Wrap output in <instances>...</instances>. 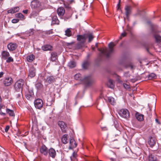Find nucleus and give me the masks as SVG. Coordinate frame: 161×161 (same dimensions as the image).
I'll list each match as a JSON object with an SVG mask.
<instances>
[{"mask_svg":"<svg viewBox=\"0 0 161 161\" xmlns=\"http://www.w3.org/2000/svg\"><path fill=\"white\" fill-rule=\"evenodd\" d=\"M115 46V45L113 42H110L108 45L109 49L107 48L103 49L98 48V50L100 52V56L102 57L103 55L107 58L109 57L114 52V50L113 48Z\"/></svg>","mask_w":161,"mask_h":161,"instance_id":"nucleus-1","label":"nucleus"},{"mask_svg":"<svg viewBox=\"0 0 161 161\" xmlns=\"http://www.w3.org/2000/svg\"><path fill=\"white\" fill-rule=\"evenodd\" d=\"M74 78L76 80H80L83 82L87 86H90L94 82V80L91 76H86L82 79L80 74H77L75 75Z\"/></svg>","mask_w":161,"mask_h":161,"instance_id":"nucleus-2","label":"nucleus"},{"mask_svg":"<svg viewBox=\"0 0 161 161\" xmlns=\"http://www.w3.org/2000/svg\"><path fill=\"white\" fill-rule=\"evenodd\" d=\"M23 82L24 80L21 79L17 81L15 83L14 87L16 92H20L22 91Z\"/></svg>","mask_w":161,"mask_h":161,"instance_id":"nucleus-3","label":"nucleus"},{"mask_svg":"<svg viewBox=\"0 0 161 161\" xmlns=\"http://www.w3.org/2000/svg\"><path fill=\"white\" fill-rule=\"evenodd\" d=\"M157 141V140L155 136L154 135H153L149 136L148 142L150 147H153L156 145Z\"/></svg>","mask_w":161,"mask_h":161,"instance_id":"nucleus-4","label":"nucleus"},{"mask_svg":"<svg viewBox=\"0 0 161 161\" xmlns=\"http://www.w3.org/2000/svg\"><path fill=\"white\" fill-rule=\"evenodd\" d=\"M119 115L122 117L127 119L130 116V113L128 110L126 109H121L119 112Z\"/></svg>","mask_w":161,"mask_h":161,"instance_id":"nucleus-5","label":"nucleus"},{"mask_svg":"<svg viewBox=\"0 0 161 161\" xmlns=\"http://www.w3.org/2000/svg\"><path fill=\"white\" fill-rule=\"evenodd\" d=\"M58 124L60 127L63 133H66L67 129V124L64 122L61 121H59L58 122Z\"/></svg>","mask_w":161,"mask_h":161,"instance_id":"nucleus-6","label":"nucleus"},{"mask_svg":"<svg viewBox=\"0 0 161 161\" xmlns=\"http://www.w3.org/2000/svg\"><path fill=\"white\" fill-rule=\"evenodd\" d=\"M41 3L37 0H33L31 3V6L32 8L41 10Z\"/></svg>","mask_w":161,"mask_h":161,"instance_id":"nucleus-7","label":"nucleus"},{"mask_svg":"<svg viewBox=\"0 0 161 161\" xmlns=\"http://www.w3.org/2000/svg\"><path fill=\"white\" fill-rule=\"evenodd\" d=\"M13 82V80L11 77H6L5 78L3 83L5 86H9L11 85Z\"/></svg>","mask_w":161,"mask_h":161,"instance_id":"nucleus-8","label":"nucleus"},{"mask_svg":"<svg viewBox=\"0 0 161 161\" xmlns=\"http://www.w3.org/2000/svg\"><path fill=\"white\" fill-rule=\"evenodd\" d=\"M45 82L47 84H50L55 81L54 77L53 75H47L44 79Z\"/></svg>","mask_w":161,"mask_h":161,"instance_id":"nucleus-9","label":"nucleus"},{"mask_svg":"<svg viewBox=\"0 0 161 161\" xmlns=\"http://www.w3.org/2000/svg\"><path fill=\"white\" fill-rule=\"evenodd\" d=\"M43 102L40 99H37L34 102V105L35 107L38 109H40L43 105Z\"/></svg>","mask_w":161,"mask_h":161,"instance_id":"nucleus-10","label":"nucleus"},{"mask_svg":"<svg viewBox=\"0 0 161 161\" xmlns=\"http://www.w3.org/2000/svg\"><path fill=\"white\" fill-rule=\"evenodd\" d=\"M77 40L79 42L85 44L86 39L85 34L82 35H77Z\"/></svg>","mask_w":161,"mask_h":161,"instance_id":"nucleus-11","label":"nucleus"},{"mask_svg":"<svg viewBox=\"0 0 161 161\" xmlns=\"http://www.w3.org/2000/svg\"><path fill=\"white\" fill-rule=\"evenodd\" d=\"M132 9V7L130 5H125V15L127 18H128L130 14L131 13V10Z\"/></svg>","mask_w":161,"mask_h":161,"instance_id":"nucleus-12","label":"nucleus"},{"mask_svg":"<svg viewBox=\"0 0 161 161\" xmlns=\"http://www.w3.org/2000/svg\"><path fill=\"white\" fill-rule=\"evenodd\" d=\"M40 152L42 154L46 156L48 154L47 148L45 145H42L40 148Z\"/></svg>","mask_w":161,"mask_h":161,"instance_id":"nucleus-13","label":"nucleus"},{"mask_svg":"<svg viewBox=\"0 0 161 161\" xmlns=\"http://www.w3.org/2000/svg\"><path fill=\"white\" fill-rule=\"evenodd\" d=\"M36 69L33 67H31L29 70V76L31 78L34 77L36 75Z\"/></svg>","mask_w":161,"mask_h":161,"instance_id":"nucleus-14","label":"nucleus"},{"mask_svg":"<svg viewBox=\"0 0 161 161\" xmlns=\"http://www.w3.org/2000/svg\"><path fill=\"white\" fill-rule=\"evenodd\" d=\"M86 39L88 38V42H90L93 39L94 37L92 33H88L85 34Z\"/></svg>","mask_w":161,"mask_h":161,"instance_id":"nucleus-15","label":"nucleus"},{"mask_svg":"<svg viewBox=\"0 0 161 161\" xmlns=\"http://www.w3.org/2000/svg\"><path fill=\"white\" fill-rule=\"evenodd\" d=\"M57 12L59 16H63L65 13V10L64 8L60 7L58 8Z\"/></svg>","mask_w":161,"mask_h":161,"instance_id":"nucleus-16","label":"nucleus"},{"mask_svg":"<svg viewBox=\"0 0 161 161\" xmlns=\"http://www.w3.org/2000/svg\"><path fill=\"white\" fill-rule=\"evenodd\" d=\"M69 144V147L70 149H72L76 147L77 145L74 139H71L70 140Z\"/></svg>","mask_w":161,"mask_h":161,"instance_id":"nucleus-17","label":"nucleus"},{"mask_svg":"<svg viewBox=\"0 0 161 161\" xmlns=\"http://www.w3.org/2000/svg\"><path fill=\"white\" fill-rule=\"evenodd\" d=\"M17 47L16 44L15 43H9L8 45V48L10 50L13 51L16 49Z\"/></svg>","mask_w":161,"mask_h":161,"instance_id":"nucleus-18","label":"nucleus"},{"mask_svg":"<svg viewBox=\"0 0 161 161\" xmlns=\"http://www.w3.org/2000/svg\"><path fill=\"white\" fill-rule=\"evenodd\" d=\"M49 154L50 156L54 158L56 155V153L55 150L53 148H50L49 150Z\"/></svg>","mask_w":161,"mask_h":161,"instance_id":"nucleus-19","label":"nucleus"},{"mask_svg":"<svg viewBox=\"0 0 161 161\" xmlns=\"http://www.w3.org/2000/svg\"><path fill=\"white\" fill-rule=\"evenodd\" d=\"M85 46V44L79 42L76 44L75 46V49H81Z\"/></svg>","mask_w":161,"mask_h":161,"instance_id":"nucleus-20","label":"nucleus"},{"mask_svg":"<svg viewBox=\"0 0 161 161\" xmlns=\"http://www.w3.org/2000/svg\"><path fill=\"white\" fill-rule=\"evenodd\" d=\"M19 7H16L8 10L7 12L8 13L13 14L19 11Z\"/></svg>","mask_w":161,"mask_h":161,"instance_id":"nucleus-21","label":"nucleus"},{"mask_svg":"<svg viewBox=\"0 0 161 161\" xmlns=\"http://www.w3.org/2000/svg\"><path fill=\"white\" fill-rule=\"evenodd\" d=\"M136 117L138 121H141L143 120L144 115L137 112L136 114Z\"/></svg>","mask_w":161,"mask_h":161,"instance_id":"nucleus-22","label":"nucleus"},{"mask_svg":"<svg viewBox=\"0 0 161 161\" xmlns=\"http://www.w3.org/2000/svg\"><path fill=\"white\" fill-rule=\"evenodd\" d=\"M59 23V21L57 17L56 16H54L52 19V24L58 25Z\"/></svg>","mask_w":161,"mask_h":161,"instance_id":"nucleus-23","label":"nucleus"},{"mask_svg":"<svg viewBox=\"0 0 161 161\" xmlns=\"http://www.w3.org/2000/svg\"><path fill=\"white\" fill-rule=\"evenodd\" d=\"M2 58L5 60L7 59L9 56V53L6 51H3L2 53Z\"/></svg>","mask_w":161,"mask_h":161,"instance_id":"nucleus-24","label":"nucleus"},{"mask_svg":"<svg viewBox=\"0 0 161 161\" xmlns=\"http://www.w3.org/2000/svg\"><path fill=\"white\" fill-rule=\"evenodd\" d=\"M52 47L50 45H46L43 46L42 47V49L44 51L52 50Z\"/></svg>","mask_w":161,"mask_h":161,"instance_id":"nucleus-25","label":"nucleus"},{"mask_svg":"<svg viewBox=\"0 0 161 161\" xmlns=\"http://www.w3.org/2000/svg\"><path fill=\"white\" fill-rule=\"evenodd\" d=\"M68 137V135L67 134H64L62 136L61 140L64 144H65L67 143Z\"/></svg>","mask_w":161,"mask_h":161,"instance_id":"nucleus-26","label":"nucleus"},{"mask_svg":"<svg viewBox=\"0 0 161 161\" xmlns=\"http://www.w3.org/2000/svg\"><path fill=\"white\" fill-rule=\"evenodd\" d=\"M51 60L53 61H55L57 58V53L55 52H52L51 53Z\"/></svg>","mask_w":161,"mask_h":161,"instance_id":"nucleus-27","label":"nucleus"},{"mask_svg":"<svg viewBox=\"0 0 161 161\" xmlns=\"http://www.w3.org/2000/svg\"><path fill=\"white\" fill-rule=\"evenodd\" d=\"M6 111L7 113L10 116L12 117H14L15 116V114L13 110L10 109L8 108H7Z\"/></svg>","mask_w":161,"mask_h":161,"instance_id":"nucleus-28","label":"nucleus"},{"mask_svg":"<svg viewBox=\"0 0 161 161\" xmlns=\"http://www.w3.org/2000/svg\"><path fill=\"white\" fill-rule=\"evenodd\" d=\"M68 66L71 68L75 67L76 66V63L74 61H70L68 64Z\"/></svg>","mask_w":161,"mask_h":161,"instance_id":"nucleus-29","label":"nucleus"},{"mask_svg":"<svg viewBox=\"0 0 161 161\" xmlns=\"http://www.w3.org/2000/svg\"><path fill=\"white\" fill-rule=\"evenodd\" d=\"M107 86L111 88H113L114 86V81L111 80H109L107 83Z\"/></svg>","mask_w":161,"mask_h":161,"instance_id":"nucleus-30","label":"nucleus"},{"mask_svg":"<svg viewBox=\"0 0 161 161\" xmlns=\"http://www.w3.org/2000/svg\"><path fill=\"white\" fill-rule=\"evenodd\" d=\"M71 28H67L65 31V35L68 37H70L72 36V32L70 30Z\"/></svg>","mask_w":161,"mask_h":161,"instance_id":"nucleus-31","label":"nucleus"},{"mask_svg":"<svg viewBox=\"0 0 161 161\" xmlns=\"http://www.w3.org/2000/svg\"><path fill=\"white\" fill-rule=\"evenodd\" d=\"M27 61L30 62H32L35 59V56L33 54L27 57Z\"/></svg>","mask_w":161,"mask_h":161,"instance_id":"nucleus-32","label":"nucleus"},{"mask_svg":"<svg viewBox=\"0 0 161 161\" xmlns=\"http://www.w3.org/2000/svg\"><path fill=\"white\" fill-rule=\"evenodd\" d=\"M108 102L112 105H114L115 103V101L114 98L111 97H108Z\"/></svg>","mask_w":161,"mask_h":161,"instance_id":"nucleus-33","label":"nucleus"},{"mask_svg":"<svg viewBox=\"0 0 161 161\" xmlns=\"http://www.w3.org/2000/svg\"><path fill=\"white\" fill-rule=\"evenodd\" d=\"M149 161H157V158L155 156L152 154H151L149 157Z\"/></svg>","mask_w":161,"mask_h":161,"instance_id":"nucleus-34","label":"nucleus"},{"mask_svg":"<svg viewBox=\"0 0 161 161\" xmlns=\"http://www.w3.org/2000/svg\"><path fill=\"white\" fill-rule=\"evenodd\" d=\"M154 37L156 41L158 42H160L161 41V36L157 34L154 35Z\"/></svg>","mask_w":161,"mask_h":161,"instance_id":"nucleus-35","label":"nucleus"},{"mask_svg":"<svg viewBox=\"0 0 161 161\" xmlns=\"http://www.w3.org/2000/svg\"><path fill=\"white\" fill-rule=\"evenodd\" d=\"M33 95V92H29L25 95L26 97L28 99H30Z\"/></svg>","mask_w":161,"mask_h":161,"instance_id":"nucleus-36","label":"nucleus"},{"mask_svg":"<svg viewBox=\"0 0 161 161\" xmlns=\"http://www.w3.org/2000/svg\"><path fill=\"white\" fill-rule=\"evenodd\" d=\"M89 62L88 61H85L82 64L83 68L86 69L87 68L89 65Z\"/></svg>","mask_w":161,"mask_h":161,"instance_id":"nucleus-37","label":"nucleus"},{"mask_svg":"<svg viewBox=\"0 0 161 161\" xmlns=\"http://www.w3.org/2000/svg\"><path fill=\"white\" fill-rule=\"evenodd\" d=\"M16 16L17 17L20 18L22 20L24 19V16L21 13H18L16 14Z\"/></svg>","mask_w":161,"mask_h":161,"instance_id":"nucleus-38","label":"nucleus"},{"mask_svg":"<svg viewBox=\"0 0 161 161\" xmlns=\"http://www.w3.org/2000/svg\"><path fill=\"white\" fill-rule=\"evenodd\" d=\"M76 154L75 153H73L72 156L70 157L71 161H77V159L76 158Z\"/></svg>","mask_w":161,"mask_h":161,"instance_id":"nucleus-39","label":"nucleus"},{"mask_svg":"<svg viewBox=\"0 0 161 161\" xmlns=\"http://www.w3.org/2000/svg\"><path fill=\"white\" fill-rule=\"evenodd\" d=\"M43 85L40 82L37 83L36 85V87L38 89H40L43 87Z\"/></svg>","mask_w":161,"mask_h":161,"instance_id":"nucleus-40","label":"nucleus"},{"mask_svg":"<svg viewBox=\"0 0 161 161\" xmlns=\"http://www.w3.org/2000/svg\"><path fill=\"white\" fill-rule=\"evenodd\" d=\"M156 77V75L154 73H151L148 75V78L149 80H151Z\"/></svg>","mask_w":161,"mask_h":161,"instance_id":"nucleus-41","label":"nucleus"},{"mask_svg":"<svg viewBox=\"0 0 161 161\" xmlns=\"http://www.w3.org/2000/svg\"><path fill=\"white\" fill-rule=\"evenodd\" d=\"M6 62L7 63H10V62H13L14 61V59L12 57H8L7 59Z\"/></svg>","mask_w":161,"mask_h":161,"instance_id":"nucleus-42","label":"nucleus"},{"mask_svg":"<svg viewBox=\"0 0 161 161\" xmlns=\"http://www.w3.org/2000/svg\"><path fill=\"white\" fill-rule=\"evenodd\" d=\"M145 47L147 51L149 53V49L150 47V45L149 44H146L145 45Z\"/></svg>","mask_w":161,"mask_h":161,"instance_id":"nucleus-43","label":"nucleus"},{"mask_svg":"<svg viewBox=\"0 0 161 161\" xmlns=\"http://www.w3.org/2000/svg\"><path fill=\"white\" fill-rule=\"evenodd\" d=\"M124 76L126 78H129L130 77V75L129 72H127L124 73Z\"/></svg>","mask_w":161,"mask_h":161,"instance_id":"nucleus-44","label":"nucleus"},{"mask_svg":"<svg viewBox=\"0 0 161 161\" xmlns=\"http://www.w3.org/2000/svg\"><path fill=\"white\" fill-rule=\"evenodd\" d=\"M34 30L33 29H31L30 30L28 31L29 33V36H31L33 35L34 33Z\"/></svg>","mask_w":161,"mask_h":161,"instance_id":"nucleus-45","label":"nucleus"},{"mask_svg":"<svg viewBox=\"0 0 161 161\" xmlns=\"http://www.w3.org/2000/svg\"><path fill=\"white\" fill-rule=\"evenodd\" d=\"M19 21V20L18 19H13L12 20V22L13 23H18Z\"/></svg>","mask_w":161,"mask_h":161,"instance_id":"nucleus-46","label":"nucleus"},{"mask_svg":"<svg viewBox=\"0 0 161 161\" xmlns=\"http://www.w3.org/2000/svg\"><path fill=\"white\" fill-rule=\"evenodd\" d=\"M9 128H10V126L9 125H7L6 126L5 128V132H7L8 131Z\"/></svg>","mask_w":161,"mask_h":161,"instance_id":"nucleus-47","label":"nucleus"},{"mask_svg":"<svg viewBox=\"0 0 161 161\" xmlns=\"http://www.w3.org/2000/svg\"><path fill=\"white\" fill-rule=\"evenodd\" d=\"M120 0H119V3H118L117 5V9L118 10L120 9Z\"/></svg>","mask_w":161,"mask_h":161,"instance_id":"nucleus-48","label":"nucleus"},{"mask_svg":"<svg viewBox=\"0 0 161 161\" xmlns=\"http://www.w3.org/2000/svg\"><path fill=\"white\" fill-rule=\"evenodd\" d=\"M123 85L124 87L126 89H128L130 88L129 86L127 84H123Z\"/></svg>","mask_w":161,"mask_h":161,"instance_id":"nucleus-49","label":"nucleus"},{"mask_svg":"<svg viewBox=\"0 0 161 161\" xmlns=\"http://www.w3.org/2000/svg\"><path fill=\"white\" fill-rule=\"evenodd\" d=\"M17 92H19V93L17 94L18 97H20L22 95V91Z\"/></svg>","mask_w":161,"mask_h":161,"instance_id":"nucleus-50","label":"nucleus"},{"mask_svg":"<svg viewBox=\"0 0 161 161\" xmlns=\"http://www.w3.org/2000/svg\"><path fill=\"white\" fill-rule=\"evenodd\" d=\"M126 33L125 32H123L121 34L120 37L125 36H126Z\"/></svg>","mask_w":161,"mask_h":161,"instance_id":"nucleus-51","label":"nucleus"},{"mask_svg":"<svg viewBox=\"0 0 161 161\" xmlns=\"http://www.w3.org/2000/svg\"><path fill=\"white\" fill-rule=\"evenodd\" d=\"M64 5L66 8L68 9H69L71 8V7L69 5H67L65 3H64Z\"/></svg>","mask_w":161,"mask_h":161,"instance_id":"nucleus-52","label":"nucleus"},{"mask_svg":"<svg viewBox=\"0 0 161 161\" xmlns=\"http://www.w3.org/2000/svg\"><path fill=\"white\" fill-rule=\"evenodd\" d=\"M0 115H2L4 116H5L6 115V114L4 113L1 110V111H0Z\"/></svg>","mask_w":161,"mask_h":161,"instance_id":"nucleus-53","label":"nucleus"},{"mask_svg":"<svg viewBox=\"0 0 161 161\" xmlns=\"http://www.w3.org/2000/svg\"><path fill=\"white\" fill-rule=\"evenodd\" d=\"M155 121L156 122L158 125H160L161 123L160 122H159V120L157 119H155Z\"/></svg>","mask_w":161,"mask_h":161,"instance_id":"nucleus-54","label":"nucleus"},{"mask_svg":"<svg viewBox=\"0 0 161 161\" xmlns=\"http://www.w3.org/2000/svg\"><path fill=\"white\" fill-rule=\"evenodd\" d=\"M3 74L4 73L3 72H1L0 73V78L3 77Z\"/></svg>","mask_w":161,"mask_h":161,"instance_id":"nucleus-55","label":"nucleus"},{"mask_svg":"<svg viewBox=\"0 0 161 161\" xmlns=\"http://www.w3.org/2000/svg\"><path fill=\"white\" fill-rule=\"evenodd\" d=\"M5 108V106L4 105H0V111L1 110V109L2 108Z\"/></svg>","mask_w":161,"mask_h":161,"instance_id":"nucleus-56","label":"nucleus"},{"mask_svg":"<svg viewBox=\"0 0 161 161\" xmlns=\"http://www.w3.org/2000/svg\"><path fill=\"white\" fill-rule=\"evenodd\" d=\"M28 10L27 9L24 10L23 11V12L24 14H27L28 13Z\"/></svg>","mask_w":161,"mask_h":161,"instance_id":"nucleus-57","label":"nucleus"},{"mask_svg":"<svg viewBox=\"0 0 161 161\" xmlns=\"http://www.w3.org/2000/svg\"><path fill=\"white\" fill-rule=\"evenodd\" d=\"M52 31H51L50 30V31H47V33L48 34H52Z\"/></svg>","mask_w":161,"mask_h":161,"instance_id":"nucleus-58","label":"nucleus"},{"mask_svg":"<svg viewBox=\"0 0 161 161\" xmlns=\"http://www.w3.org/2000/svg\"><path fill=\"white\" fill-rule=\"evenodd\" d=\"M20 133L19 131L18 132H17V133L16 135L18 136H20Z\"/></svg>","mask_w":161,"mask_h":161,"instance_id":"nucleus-59","label":"nucleus"},{"mask_svg":"<svg viewBox=\"0 0 161 161\" xmlns=\"http://www.w3.org/2000/svg\"><path fill=\"white\" fill-rule=\"evenodd\" d=\"M74 42H71V43H67V45H72L73 44H74Z\"/></svg>","mask_w":161,"mask_h":161,"instance_id":"nucleus-60","label":"nucleus"},{"mask_svg":"<svg viewBox=\"0 0 161 161\" xmlns=\"http://www.w3.org/2000/svg\"><path fill=\"white\" fill-rule=\"evenodd\" d=\"M111 160L112 161H116L114 159H113V158H111Z\"/></svg>","mask_w":161,"mask_h":161,"instance_id":"nucleus-61","label":"nucleus"},{"mask_svg":"<svg viewBox=\"0 0 161 161\" xmlns=\"http://www.w3.org/2000/svg\"><path fill=\"white\" fill-rule=\"evenodd\" d=\"M95 47H98V45H97V43H96L95 44Z\"/></svg>","mask_w":161,"mask_h":161,"instance_id":"nucleus-62","label":"nucleus"},{"mask_svg":"<svg viewBox=\"0 0 161 161\" xmlns=\"http://www.w3.org/2000/svg\"><path fill=\"white\" fill-rule=\"evenodd\" d=\"M92 49L93 50H94L95 49V47H92Z\"/></svg>","mask_w":161,"mask_h":161,"instance_id":"nucleus-63","label":"nucleus"},{"mask_svg":"<svg viewBox=\"0 0 161 161\" xmlns=\"http://www.w3.org/2000/svg\"><path fill=\"white\" fill-rule=\"evenodd\" d=\"M131 69H132L133 68V66L132 65H131L130 66Z\"/></svg>","mask_w":161,"mask_h":161,"instance_id":"nucleus-64","label":"nucleus"}]
</instances>
